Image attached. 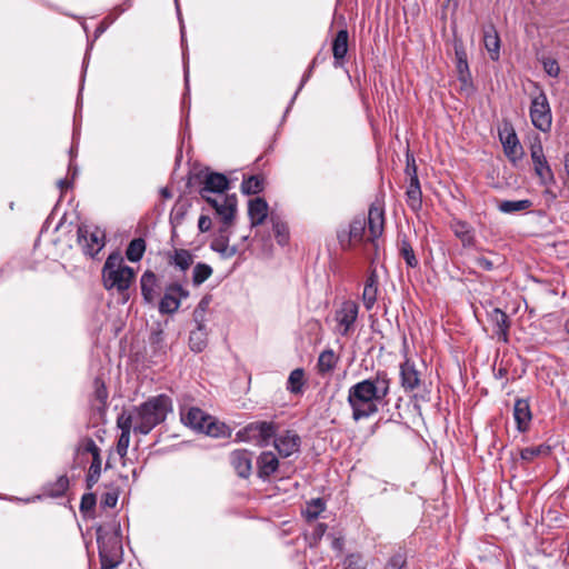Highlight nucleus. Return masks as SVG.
<instances>
[{"instance_id":"nucleus-1","label":"nucleus","mask_w":569,"mask_h":569,"mask_svg":"<svg viewBox=\"0 0 569 569\" xmlns=\"http://www.w3.org/2000/svg\"><path fill=\"white\" fill-rule=\"evenodd\" d=\"M391 379L386 371H378L373 377L357 382L348 391V403L352 409L355 421L369 418L378 412V405L390 392Z\"/></svg>"},{"instance_id":"nucleus-2","label":"nucleus","mask_w":569,"mask_h":569,"mask_svg":"<svg viewBox=\"0 0 569 569\" xmlns=\"http://www.w3.org/2000/svg\"><path fill=\"white\" fill-rule=\"evenodd\" d=\"M97 542L102 569L116 568L122 555L120 525L110 522L99 526Z\"/></svg>"},{"instance_id":"nucleus-3","label":"nucleus","mask_w":569,"mask_h":569,"mask_svg":"<svg viewBox=\"0 0 569 569\" xmlns=\"http://www.w3.org/2000/svg\"><path fill=\"white\" fill-rule=\"evenodd\" d=\"M134 408L138 417V425L133 427V431L147 435L157 425L164 421L168 411L171 409V400L169 397L160 395Z\"/></svg>"},{"instance_id":"nucleus-4","label":"nucleus","mask_w":569,"mask_h":569,"mask_svg":"<svg viewBox=\"0 0 569 569\" xmlns=\"http://www.w3.org/2000/svg\"><path fill=\"white\" fill-rule=\"evenodd\" d=\"M180 417L184 426L213 438H224L231 433L224 423L217 421L198 407L181 408Z\"/></svg>"},{"instance_id":"nucleus-5","label":"nucleus","mask_w":569,"mask_h":569,"mask_svg":"<svg viewBox=\"0 0 569 569\" xmlns=\"http://www.w3.org/2000/svg\"><path fill=\"white\" fill-rule=\"evenodd\" d=\"M133 279V269L123 263L120 253H111L107 258L102 268V280L107 290L114 289L119 293H124L130 288Z\"/></svg>"},{"instance_id":"nucleus-6","label":"nucleus","mask_w":569,"mask_h":569,"mask_svg":"<svg viewBox=\"0 0 569 569\" xmlns=\"http://www.w3.org/2000/svg\"><path fill=\"white\" fill-rule=\"evenodd\" d=\"M104 231L94 226L81 224L77 230V241L86 256L94 257L104 247Z\"/></svg>"},{"instance_id":"nucleus-7","label":"nucleus","mask_w":569,"mask_h":569,"mask_svg":"<svg viewBox=\"0 0 569 569\" xmlns=\"http://www.w3.org/2000/svg\"><path fill=\"white\" fill-rule=\"evenodd\" d=\"M530 119L535 128L542 132H548L551 129V109L548 102V98L543 91H539L531 99Z\"/></svg>"},{"instance_id":"nucleus-8","label":"nucleus","mask_w":569,"mask_h":569,"mask_svg":"<svg viewBox=\"0 0 569 569\" xmlns=\"http://www.w3.org/2000/svg\"><path fill=\"white\" fill-rule=\"evenodd\" d=\"M276 425L267 421H258L248 425L243 430L238 432L241 440L258 439L260 446H267L269 440L276 436Z\"/></svg>"},{"instance_id":"nucleus-9","label":"nucleus","mask_w":569,"mask_h":569,"mask_svg":"<svg viewBox=\"0 0 569 569\" xmlns=\"http://www.w3.org/2000/svg\"><path fill=\"white\" fill-rule=\"evenodd\" d=\"M456 53V70L458 73V80L460 83L459 91L463 93L466 97H469L473 93L475 88L472 83L471 73L469 70V64L467 60V53L461 44H456L455 47Z\"/></svg>"},{"instance_id":"nucleus-10","label":"nucleus","mask_w":569,"mask_h":569,"mask_svg":"<svg viewBox=\"0 0 569 569\" xmlns=\"http://www.w3.org/2000/svg\"><path fill=\"white\" fill-rule=\"evenodd\" d=\"M189 297V291L180 283L174 282L166 288V292L159 302V311L162 315L174 313L181 303V299Z\"/></svg>"},{"instance_id":"nucleus-11","label":"nucleus","mask_w":569,"mask_h":569,"mask_svg":"<svg viewBox=\"0 0 569 569\" xmlns=\"http://www.w3.org/2000/svg\"><path fill=\"white\" fill-rule=\"evenodd\" d=\"M202 187L200 189V196L206 201H211L214 197L211 193L218 196H224L223 192L229 188V180L222 173L207 172L201 181Z\"/></svg>"},{"instance_id":"nucleus-12","label":"nucleus","mask_w":569,"mask_h":569,"mask_svg":"<svg viewBox=\"0 0 569 569\" xmlns=\"http://www.w3.org/2000/svg\"><path fill=\"white\" fill-rule=\"evenodd\" d=\"M222 219L224 224L223 229H228L237 212V197L232 196H216L211 201H207Z\"/></svg>"},{"instance_id":"nucleus-13","label":"nucleus","mask_w":569,"mask_h":569,"mask_svg":"<svg viewBox=\"0 0 569 569\" xmlns=\"http://www.w3.org/2000/svg\"><path fill=\"white\" fill-rule=\"evenodd\" d=\"M499 137L507 158L513 163L520 160L523 156V149L515 130L512 128H505L499 132Z\"/></svg>"},{"instance_id":"nucleus-14","label":"nucleus","mask_w":569,"mask_h":569,"mask_svg":"<svg viewBox=\"0 0 569 569\" xmlns=\"http://www.w3.org/2000/svg\"><path fill=\"white\" fill-rule=\"evenodd\" d=\"M301 439L299 435L293 431H286L274 437L273 446L282 458L290 457L299 451Z\"/></svg>"},{"instance_id":"nucleus-15","label":"nucleus","mask_w":569,"mask_h":569,"mask_svg":"<svg viewBox=\"0 0 569 569\" xmlns=\"http://www.w3.org/2000/svg\"><path fill=\"white\" fill-rule=\"evenodd\" d=\"M229 461L234 472L247 479L252 471V452L247 449H237L230 452Z\"/></svg>"},{"instance_id":"nucleus-16","label":"nucleus","mask_w":569,"mask_h":569,"mask_svg":"<svg viewBox=\"0 0 569 569\" xmlns=\"http://www.w3.org/2000/svg\"><path fill=\"white\" fill-rule=\"evenodd\" d=\"M84 451L92 456V461L86 479L87 488L91 489L98 482L101 475L100 449L92 439H88L84 443Z\"/></svg>"},{"instance_id":"nucleus-17","label":"nucleus","mask_w":569,"mask_h":569,"mask_svg":"<svg viewBox=\"0 0 569 569\" xmlns=\"http://www.w3.org/2000/svg\"><path fill=\"white\" fill-rule=\"evenodd\" d=\"M385 212L379 206L372 204L368 213L369 241H375L383 232Z\"/></svg>"},{"instance_id":"nucleus-18","label":"nucleus","mask_w":569,"mask_h":569,"mask_svg":"<svg viewBox=\"0 0 569 569\" xmlns=\"http://www.w3.org/2000/svg\"><path fill=\"white\" fill-rule=\"evenodd\" d=\"M401 386L406 391H413L420 385V373L417 370L415 362L407 359L400 366Z\"/></svg>"},{"instance_id":"nucleus-19","label":"nucleus","mask_w":569,"mask_h":569,"mask_svg":"<svg viewBox=\"0 0 569 569\" xmlns=\"http://www.w3.org/2000/svg\"><path fill=\"white\" fill-rule=\"evenodd\" d=\"M359 307L352 300L342 302L341 308L337 311V320L343 327V335H347L351 326L358 317Z\"/></svg>"},{"instance_id":"nucleus-20","label":"nucleus","mask_w":569,"mask_h":569,"mask_svg":"<svg viewBox=\"0 0 569 569\" xmlns=\"http://www.w3.org/2000/svg\"><path fill=\"white\" fill-rule=\"evenodd\" d=\"M269 206L268 202L260 197L251 199L248 203V214L251 221V227L262 224L268 217Z\"/></svg>"},{"instance_id":"nucleus-21","label":"nucleus","mask_w":569,"mask_h":569,"mask_svg":"<svg viewBox=\"0 0 569 569\" xmlns=\"http://www.w3.org/2000/svg\"><path fill=\"white\" fill-rule=\"evenodd\" d=\"M451 230L453 231L455 236L461 241L465 248H471L475 246V230L468 222L462 220H453L451 223Z\"/></svg>"},{"instance_id":"nucleus-22","label":"nucleus","mask_w":569,"mask_h":569,"mask_svg":"<svg viewBox=\"0 0 569 569\" xmlns=\"http://www.w3.org/2000/svg\"><path fill=\"white\" fill-rule=\"evenodd\" d=\"M141 293L146 302L152 303L158 296V278L152 272L147 270L140 279Z\"/></svg>"},{"instance_id":"nucleus-23","label":"nucleus","mask_w":569,"mask_h":569,"mask_svg":"<svg viewBox=\"0 0 569 569\" xmlns=\"http://www.w3.org/2000/svg\"><path fill=\"white\" fill-rule=\"evenodd\" d=\"M490 320L493 323L495 335L497 336L498 340L507 342L510 327L508 316L502 310L496 308L490 313Z\"/></svg>"},{"instance_id":"nucleus-24","label":"nucleus","mask_w":569,"mask_h":569,"mask_svg":"<svg viewBox=\"0 0 569 569\" xmlns=\"http://www.w3.org/2000/svg\"><path fill=\"white\" fill-rule=\"evenodd\" d=\"M513 417L519 431H526L531 421V410L528 400L518 399L513 406Z\"/></svg>"},{"instance_id":"nucleus-25","label":"nucleus","mask_w":569,"mask_h":569,"mask_svg":"<svg viewBox=\"0 0 569 569\" xmlns=\"http://www.w3.org/2000/svg\"><path fill=\"white\" fill-rule=\"evenodd\" d=\"M257 467L258 476L260 478H268L277 471L279 460L273 452L264 451L258 457Z\"/></svg>"},{"instance_id":"nucleus-26","label":"nucleus","mask_w":569,"mask_h":569,"mask_svg":"<svg viewBox=\"0 0 569 569\" xmlns=\"http://www.w3.org/2000/svg\"><path fill=\"white\" fill-rule=\"evenodd\" d=\"M483 44L491 60L497 61L500 56V38L493 26H488L483 30Z\"/></svg>"},{"instance_id":"nucleus-27","label":"nucleus","mask_w":569,"mask_h":569,"mask_svg":"<svg viewBox=\"0 0 569 569\" xmlns=\"http://www.w3.org/2000/svg\"><path fill=\"white\" fill-rule=\"evenodd\" d=\"M378 296V276L376 271H371L368 276L363 292H362V301L367 310H371L377 301Z\"/></svg>"},{"instance_id":"nucleus-28","label":"nucleus","mask_w":569,"mask_h":569,"mask_svg":"<svg viewBox=\"0 0 569 569\" xmlns=\"http://www.w3.org/2000/svg\"><path fill=\"white\" fill-rule=\"evenodd\" d=\"M227 230L228 229L223 228L220 229V234L211 242V249L220 253L223 258H231L238 252V249L236 246H229Z\"/></svg>"},{"instance_id":"nucleus-29","label":"nucleus","mask_w":569,"mask_h":569,"mask_svg":"<svg viewBox=\"0 0 569 569\" xmlns=\"http://www.w3.org/2000/svg\"><path fill=\"white\" fill-rule=\"evenodd\" d=\"M407 203L408 206L417 211L421 208V189L418 176L412 174L409 180V186L407 188Z\"/></svg>"},{"instance_id":"nucleus-30","label":"nucleus","mask_w":569,"mask_h":569,"mask_svg":"<svg viewBox=\"0 0 569 569\" xmlns=\"http://www.w3.org/2000/svg\"><path fill=\"white\" fill-rule=\"evenodd\" d=\"M338 360H339V358L332 349L323 350L319 355V358H318V363H317L318 372L321 376L331 373L335 370V368L338 363Z\"/></svg>"},{"instance_id":"nucleus-31","label":"nucleus","mask_w":569,"mask_h":569,"mask_svg":"<svg viewBox=\"0 0 569 569\" xmlns=\"http://www.w3.org/2000/svg\"><path fill=\"white\" fill-rule=\"evenodd\" d=\"M348 31L346 29H341L338 31L336 38L332 41V53L336 60V63L342 61L348 52Z\"/></svg>"},{"instance_id":"nucleus-32","label":"nucleus","mask_w":569,"mask_h":569,"mask_svg":"<svg viewBox=\"0 0 569 569\" xmlns=\"http://www.w3.org/2000/svg\"><path fill=\"white\" fill-rule=\"evenodd\" d=\"M207 330L203 323L198 322L197 329L190 332L189 346L194 352H201L207 347Z\"/></svg>"},{"instance_id":"nucleus-33","label":"nucleus","mask_w":569,"mask_h":569,"mask_svg":"<svg viewBox=\"0 0 569 569\" xmlns=\"http://www.w3.org/2000/svg\"><path fill=\"white\" fill-rule=\"evenodd\" d=\"M168 259L170 264H173L181 271L188 270L193 263V256L186 249H174L173 252L169 254Z\"/></svg>"},{"instance_id":"nucleus-34","label":"nucleus","mask_w":569,"mask_h":569,"mask_svg":"<svg viewBox=\"0 0 569 569\" xmlns=\"http://www.w3.org/2000/svg\"><path fill=\"white\" fill-rule=\"evenodd\" d=\"M366 232V219L356 218L349 226L347 243L352 244L360 242L363 239Z\"/></svg>"},{"instance_id":"nucleus-35","label":"nucleus","mask_w":569,"mask_h":569,"mask_svg":"<svg viewBox=\"0 0 569 569\" xmlns=\"http://www.w3.org/2000/svg\"><path fill=\"white\" fill-rule=\"evenodd\" d=\"M532 206V202L528 199L523 200H503L498 203V209L503 213H515L525 211Z\"/></svg>"},{"instance_id":"nucleus-36","label":"nucleus","mask_w":569,"mask_h":569,"mask_svg":"<svg viewBox=\"0 0 569 569\" xmlns=\"http://www.w3.org/2000/svg\"><path fill=\"white\" fill-rule=\"evenodd\" d=\"M138 425V417L136 408L132 411H123L117 419V426L121 430V433L130 435L131 428Z\"/></svg>"},{"instance_id":"nucleus-37","label":"nucleus","mask_w":569,"mask_h":569,"mask_svg":"<svg viewBox=\"0 0 569 569\" xmlns=\"http://www.w3.org/2000/svg\"><path fill=\"white\" fill-rule=\"evenodd\" d=\"M399 253L405 259L408 267H418L419 261L416 258L415 251L406 237L399 239Z\"/></svg>"},{"instance_id":"nucleus-38","label":"nucleus","mask_w":569,"mask_h":569,"mask_svg":"<svg viewBox=\"0 0 569 569\" xmlns=\"http://www.w3.org/2000/svg\"><path fill=\"white\" fill-rule=\"evenodd\" d=\"M550 450L551 448L547 445L527 447L520 451V458L526 462H531L538 457L548 456L550 453Z\"/></svg>"},{"instance_id":"nucleus-39","label":"nucleus","mask_w":569,"mask_h":569,"mask_svg":"<svg viewBox=\"0 0 569 569\" xmlns=\"http://www.w3.org/2000/svg\"><path fill=\"white\" fill-rule=\"evenodd\" d=\"M263 189V179L260 176H249L241 183V191L244 194H257Z\"/></svg>"},{"instance_id":"nucleus-40","label":"nucleus","mask_w":569,"mask_h":569,"mask_svg":"<svg viewBox=\"0 0 569 569\" xmlns=\"http://www.w3.org/2000/svg\"><path fill=\"white\" fill-rule=\"evenodd\" d=\"M144 251H146L144 240L142 238H137V239H133L129 243L127 251H126V256L130 261L137 262L142 258Z\"/></svg>"},{"instance_id":"nucleus-41","label":"nucleus","mask_w":569,"mask_h":569,"mask_svg":"<svg viewBox=\"0 0 569 569\" xmlns=\"http://www.w3.org/2000/svg\"><path fill=\"white\" fill-rule=\"evenodd\" d=\"M212 272L213 270L209 264L202 262L197 263L192 271V283L194 286L202 284L211 277Z\"/></svg>"},{"instance_id":"nucleus-42","label":"nucleus","mask_w":569,"mask_h":569,"mask_svg":"<svg viewBox=\"0 0 569 569\" xmlns=\"http://www.w3.org/2000/svg\"><path fill=\"white\" fill-rule=\"evenodd\" d=\"M305 379L303 369L297 368L292 370L288 378L287 389L292 393H299L302 390Z\"/></svg>"},{"instance_id":"nucleus-43","label":"nucleus","mask_w":569,"mask_h":569,"mask_svg":"<svg viewBox=\"0 0 569 569\" xmlns=\"http://www.w3.org/2000/svg\"><path fill=\"white\" fill-rule=\"evenodd\" d=\"M533 166L536 174L540 178L542 184H548L555 181L552 170L547 160H543L540 163H535Z\"/></svg>"},{"instance_id":"nucleus-44","label":"nucleus","mask_w":569,"mask_h":569,"mask_svg":"<svg viewBox=\"0 0 569 569\" xmlns=\"http://www.w3.org/2000/svg\"><path fill=\"white\" fill-rule=\"evenodd\" d=\"M273 232L279 244L284 246L289 240V230L286 223L271 218Z\"/></svg>"},{"instance_id":"nucleus-45","label":"nucleus","mask_w":569,"mask_h":569,"mask_svg":"<svg viewBox=\"0 0 569 569\" xmlns=\"http://www.w3.org/2000/svg\"><path fill=\"white\" fill-rule=\"evenodd\" d=\"M325 509V502L322 499L317 498L312 499L310 502L307 503V507L303 511L305 516L309 520L316 519Z\"/></svg>"},{"instance_id":"nucleus-46","label":"nucleus","mask_w":569,"mask_h":569,"mask_svg":"<svg viewBox=\"0 0 569 569\" xmlns=\"http://www.w3.org/2000/svg\"><path fill=\"white\" fill-rule=\"evenodd\" d=\"M69 487V479L67 476H60L48 488V492L52 497H60L64 495Z\"/></svg>"},{"instance_id":"nucleus-47","label":"nucleus","mask_w":569,"mask_h":569,"mask_svg":"<svg viewBox=\"0 0 569 569\" xmlns=\"http://www.w3.org/2000/svg\"><path fill=\"white\" fill-rule=\"evenodd\" d=\"M492 256L495 257V259H489L485 256H476L472 260L477 267L486 271H491L500 260L498 254L492 253Z\"/></svg>"},{"instance_id":"nucleus-48","label":"nucleus","mask_w":569,"mask_h":569,"mask_svg":"<svg viewBox=\"0 0 569 569\" xmlns=\"http://www.w3.org/2000/svg\"><path fill=\"white\" fill-rule=\"evenodd\" d=\"M543 70L548 73V76L557 78L560 73V67L556 59L553 58H543L542 59Z\"/></svg>"},{"instance_id":"nucleus-49","label":"nucleus","mask_w":569,"mask_h":569,"mask_svg":"<svg viewBox=\"0 0 569 569\" xmlns=\"http://www.w3.org/2000/svg\"><path fill=\"white\" fill-rule=\"evenodd\" d=\"M129 443H130V435L121 433L118 439V443H117V452L121 458H123L127 455Z\"/></svg>"},{"instance_id":"nucleus-50","label":"nucleus","mask_w":569,"mask_h":569,"mask_svg":"<svg viewBox=\"0 0 569 569\" xmlns=\"http://www.w3.org/2000/svg\"><path fill=\"white\" fill-rule=\"evenodd\" d=\"M94 506H96V496H94V493H86V495L82 496L81 503H80V510L82 512L92 510Z\"/></svg>"},{"instance_id":"nucleus-51","label":"nucleus","mask_w":569,"mask_h":569,"mask_svg":"<svg viewBox=\"0 0 569 569\" xmlns=\"http://www.w3.org/2000/svg\"><path fill=\"white\" fill-rule=\"evenodd\" d=\"M405 563H406L405 557L402 555L398 553V555L392 556L388 560L385 569H403Z\"/></svg>"},{"instance_id":"nucleus-52","label":"nucleus","mask_w":569,"mask_h":569,"mask_svg":"<svg viewBox=\"0 0 569 569\" xmlns=\"http://www.w3.org/2000/svg\"><path fill=\"white\" fill-rule=\"evenodd\" d=\"M117 501H118V492L111 491V492H106L102 496L100 503L103 508H113V507H116Z\"/></svg>"},{"instance_id":"nucleus-53","label":"nucleus","mask_w":569,"mask_h":569,"mask_svg":"<svg viewBox=\"0 0 569 569\" xmlns=\"http://www.w3.org/2000/svg\"><path fill=\"white\" fill-rule=\"evenodd\" d=\"M530 151L533 164L546 160L541 143L532 144Z\"/></svg>"},{"instance_id":"nucleus-54","label":"nucleus","mask_w":569,"mask_h":569,"mask_svg":"<svg viewBox=\"0 0 569 569\" xmlns=\"http://www.w3.org/2000/svg\"><path fill=\"white\" fill-rule=\"evenodd\" d=\"M326 530H327L326 523H317L315 526L312 535H311V539L315 545L318 543V541L323 537V535L326 533Z\"/></svg>"},{"instance_id":"nucleus-55","label":"nucleus","mask_w":569,"mask_h":569,"mask_svg":"<svg viewBox=\"0 0 569 569\" xmlns=\"http://www.w3.org/2000/svg\"><path fill=\"white\" fill-rule=\"evenodd\" d=\"M96 396L101 401L104 402L108 398V391L103 383H100L99 380H96Z\"/></svg>"},{"instance_id":"nucleus-56","label":"nucleus","mask_w":569,"mask_h":569,"mask_svg":"<svg viewBox=\"0 0 569 569\" xmlns=\"http://www.w3.org/2000/svg\"><path fill=\"white\" fill-rule=\"evenodd\" d=\"M198 228L201 232H207L211 228V219L208 216H200Z\"/></svg>"},{"instance_id":"nucleus-57","label":"nucleus","mask_w":569,"mask_h":569,"mask_svg":"<svg viewBox=\"0 0 569 569\" xmlns=\"http://www.w3.org/2000/svg\"><path fill=\"white\" fill-rule=\"evenodd\" d=\"M347 239H348V231L343 230V231L338 232V240H339V243L342 249H348L352 246V244L347 243Z\"/></svg>"},{"instance_id":"nucleus-58","label":"nucleus","mask_w":569,"mask_h":569,"mask_svg":"<svg viewBox=\"0 0 569 569\" xmlns=\"http://www.w3.org/2000/svg\"><path fill=\"white\" fill-rule=\"evenodd\" d=\"M406 172L409 176V180L411 179L412 174L417 176V167L413 158L411 160L408 158Z\"/></svg>"},{"instance_id":"nucleus-59","label":"nucleus","mask_w":569,"mask_h":569,"mask_svg":"<svg viewBox=\"0 0 569 569\" xmlns=\"http://www.w3.org/2000/svg\"><path fill=\"white\" fill-rule=\"evenodd\" d=\"M347 566L348 569H363V566L355 557L348 558Z\"/></svg>"},{"instance_id":"nucleus-60","label":"nucleus","mask_w":569,"mask_h":569,"mask_svg":"<svg viewBox=\"0 0 569 569\" xmlns=\"http://www.w3.org/2000/svg\"><path fill=\"white\" fill-rule=\"evenodd\" d=\"M152 340H153V342H159V341L161 340V332L156 333V335L152 337Z\"/></svg>"},{"instance_id":"nucleus-61","label":"nucleus","mask_w":569,"mask_h":569,"mask_svg":"<svg viewBox=\"0 0 569 569\" xmlns=\"http://www.w3.org/2000/svg\"><path fill=\"white\" fill-rule=\"evenodd\" d=\"M58 183L60 188H64L67 186V182L64 180H60Z\"/></svg>"},{"instance_id":"nucleus-62","label":"nucleus","mask_w":569,"mask_h":569,"mask_svg":"<svg viewBox=\"0 0 569 569\" xmlns=\"http://www.w3.org/2000/svg\"><path fill=\"white\" fill-rule=\"evenodd\" d=\"M204 307H206V302L202 300L200 303H199V308L204 310Z\"/></svg>"},{"instance_id":"nucleus-63","label":"nucleus","mask_w":569,"mask_h":569,"mask_svg":"<svg viewBox=\"0 0 569 569\" xmlns=\"http://www.w3.org/2000/svg\"><path fill=\"white\" fill-rule=\"evenodd\" d=\"M566 329H567V331L569 333V319L566 321Z\"/></svg>"}]
</instances>
